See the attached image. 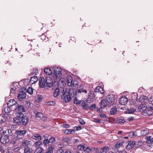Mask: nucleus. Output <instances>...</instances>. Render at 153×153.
<instances>
[{
    "mask_svg": "<svg viewBox=\"0 0 153 153\" xmlns=\"http://www.w3.org/2000/svg\"><path fill=\"white\" fill-rule=\"evenodd\" d=\"M9 130V129H7L5 131H3V129L0 127V134H1L3 133L4 135L1 136L0 141L1 143L4 144V147L5 153H10Z\"/></svg>",
    "mask_w": 153,
    "mask_h": 153,
    "instance_id": "1",
    "label": "nucleus"
},
{
    "mask_svg": "<svg viewBox=\"0 0 153 153\" xmlns=\"http://www.w3.org/2000/svg\"><path fill=\"white\" fill-rule=\"evenodd\" d=\"M87 93V90L85 89L84 86L82 85H80L77 89L75 92V95L76 96L78 97H82L83 95L84 94H86ZM74 103L76 104H79L80 100H78L76 97L74 101Z\"/></svg>",
    "mask_w": 153,
    "mask_h": 153,
    "instance_id": "2",
    "label": "nucleus"
},
{
    "mask_svg": "<svg viewBox=\"0 0 153 153\" xmlns=\"http://www.w3.org/2000/svg\"><path fill=\"white\" fill-rule=\"evenodd\" d=\"M15 110L17 112L15 113V115L17 117H22L24 115L22 113L26 111L23 105H18L15 106L13 109H12V110Z\"/></svg>",
    "mask_w": 153,
    "mask_h": 153,
    "instance_id": "3",
    "label": "nucleus"
},
{
    "mask_svg": "<svg viewBox=\"0 0 153 153\" xmlns=\"http://www.w3.org/2000/svg\"><path fill=\"white\" fill-rule=\"evenodd\" d=\"M9 103H7V105H8ZM10 107L8 106L7 107H5L3 109L2 112L4 116L6 118L7 122L9 123L10 120Z\"/></svg>",
    "mask_w": 153,
    "mask_h": 153,
    "instance_id": "4",
    "label": "nucleus"
},
{
    "mask_svg": "<svg viewBox=\"0 0 153 153\" xmlns=\"http://www.w3.org/2000/svg\"><path fill=\"white\" fill-rule=\"evenodd\" d=\"M105 99L107 101V103L111 106L113 105V103L115 100V97L113 95H108L106 97Z\"/></svg>",
    "mask_w": 153,
    "mask_h": 153,
    "instance_id": "5",
    "label": "nucleus"
},
{
    "mask_svg": "<svg viewBox=\"0 0 153 153\" xmlns=\"http://www.w3.org/2000/svg\"><path fill=\"white\" fill-rule=\"evenodd\" d=\"M61 98L62 99H63V101L66 103L68 102L71 100V96L64 93L61 95Z\"/></svg>",
    "mask_w": 153,
    "mask_h": 153,
    "instance_id": "6",
    "label": "nucleus"
},
{
    "mask_svg": "<svg viewBox=\"0 0 153 153\" xmlns=\"http://www.w3.org/2000/svg\"><path fill=\"white\" fill-rule=\"evenodd\" d=\"M46 82V87L50 88L52 87L53 85V81L51 78L50 77H47L45 79Z\"/></svg>",
    "mask_w": 153,
    "mask_h": 153,
    "instance_id": "7",
    "label": "nucleus"
},
{
    "mask_svg": "<svg viewBox=\"0 0 153 153\" xmlns=\"http://www.w3.org/2000/svg\"><path fill=\"white\" fill-rule=\"evenodd\" d=\"M86 150V151L87 152V153H89L90 152L91 153H100V149L97 148L92 147L91 149L89 147L87 148Z\"/></svg>",
    "mask_w": 153,
    "mask_h": 153,
    "instance_id": "8",
    "label": "nucleus"
},
{
    "mask_svg": "<svg viewBox=\"0 0 153 153\" xmlns=\"http://www.w3.org/2000/svg\"><path fill=\"white\" fill-rule=\"evenodd\" d=\"M46 82L45 79L43 77H41L39 78V83L40 88H43L45 87L47 88L46 87Z\"/></svg>",
    "mask_w": 153,
    "mask_h": 153,
    "instance_id": "9",
    "label": "nucleus"
},
{
    "mask_svg": "<svg viewBox=\"0 0 153 153\" xmlns=\"http://www.w3.org/2000/svg\"><path fill=\"white\" fill-rule=\"evenodd\" d=\"M128 101V100L125 96H122L119 100V103L123 105H126Z\"/></svg>",
    "mask_w": 153,
    "mask_h": 153,
    "instance_id": "10",
    "label": "nucleus"
},
{
    "mask_svg": "<svg viewBox=\"0 0 153 153\" xmlns=\"http://www.w3.org/2000/svg\"><path fill=\"white\" fill-rule=\"evenodd\" d=\"M127 145L126 149L127 150H129L131 149L135 144V142L133 141H128L126 142Z\"/></svg>",
    "mask_w": 153,
    "mask_h": 153,
    "instance_id": "11",
    "label": "nucleus"
},
{
    "mask_svg": "<svg viewBox=\"0 0 153 153\" xmlns=\"http://www.w3.org/2000/svg\"><path fill=\"white\" fill-rule=\"evenodd\" d=\"M16 132L17 135V137L18 138H22V136H23L27 132V131L25 130H22L19 131H16Z\"/></svg>",
    "mask_w": 153,
    "mask_h": 153,
    "instance_id": "12",
    "label": "nucleus"
},
{
    "mask_svg": "<svg viewBox=\"0 0 153 153\" xmlns=\"http://www.w3.org/2000/svg\"><path fill=\"white\" fill-rule=\"evenodd\" d=\"M21 122L22 124L24 126H26L28 122V117L26 116H23L22 117H21Z\"/></svg>",
    "mask_w": 153,
    "mask_h": 153,
    "instance_id": "13",
    "label": "nucleus"
},
{
    "mask_svg": "<svg viewBox=\"0 0 153 153\" xmlns=\"http://www.w3.org/2000/svg\"><path fill=\"white\" fill-rule=\"evenodd\" d=\"M17 97L19 100L25 99L26 97L25 93L23 91H21L18 94Z\"/></svg>",
    "mask_w": 153,
    "mask_h": 153,
    "instance_id": "14",
    "label": "nucleus"
},
{
    "mask_svg": "<svg viewBox=\"0 0 153 153\" xmlns=\"http://www.w3.org/2000/svg\"><path fill=\"white\" fill-rule=\"evenodd\" d=\"M124 143V140H118L114 146L115 149L116 150V149H118L120 147L122 146Z\"/></svg>",
    "mask_w": 153,
    "mask_h": 153,
    "instance_id": "15",
    "label": "nucleus"
},
{
    "mask_svg": "<svg viewBox=\"0 0 153 153\" xmlns=\"http://www.w3.org/2000/svg\"><path fill=\"white\" fill-rule=\"evenodd\" d=\"M107 101L106 99L102 100H101L100 103V107L102 108H104L107 106H110V105L107 103Z\"/></svg>",
    "mask_w": 153,
    "mask_h": 153,
    "instance_id": "16",
    "label": "nucleus"
},
{
    "mask_svg": "<svg viewBox=\"0 0 153 153\" xmlns=\"http://www.w3.org/2000/svg\"><path fill=\"white\" fill-rule=\"evenodd\" d=\"M31 138L34 140L40 141L42 139V137L40 134H35L31 137Z\"/></svg>",
    "mask_w": 153,
    "mask_h": 153,
    "instance_id": "17",
    "label": "nucleus"
},
{
    "mask_svg": "<svg viewBox=\"0 0 153 153\" xmlns=\"http://www.w3.org/2000/svg\"><path fill=\"white\" fill-rule=\"evenodd\" d=\"M30 141L29 140H25L22 142V144L21 145L22 148H25L28 146L30 144Z\"/></svg>",
    "mask_w": 153,
    "mask_h": 153,
    "instance_id": "18",
    "label": "nucleus"
},
{
    "mask_svg": "<svg viewBox=\"0 0 153 153\" xmlns=\"http://www.w3.org/2000/svg\"><path fill=\"white\" fill-rule=\"evenodd\" d=\"M88 148V147H86L84 145L82 144L79 145L77 147V149L78 150L80 151L83 150L85 153H87V152L86 151V150L87 149V148Z\"/></svg>",
    "mask_w": 153,
    "mask_h": 153,
    "instance_id": "19",
    "label": "nucleus"
},
{
    "mask_svg": "<svg viewBox=\"0 0 153 153\" xmlns=\"http://www.w3.org/2000/svg\"><path fill=\"white\" fill-rule=\"evenodd\" d=\"M10 94L11 93L12 94H15L16 92V89L17 88V86L16 85V86L14 85V84L11 85L10 86ZM11 95H10V96Z\"/></svg>",
    "mask_w": 153,
    "mask_h": 153,
    "instance_id": "20",
    "label": "nucleus"
},
{
    "mask_svg": "<svg viewBox=\"0 0 153 153\" xmlns=\"http://www.w3.org/2000/svg\"><path fill=\"white\" fill-rule=\"evenodd\" d=\"M147 108V105L145 103H143L139 106L138 109L140 111H142L146 110Z\"/></svg>",
    "mask_w": 153,
    "mask_h": 153,
    "instance_id": "21",
    "label": "nucleus"
},
{
    "mask_svg": "<svg viewBox=\"0 0 153 153\" xmlns=\"http://www.w3.org/2000/svg\"><path fill=\"white\" fill-rule=\"evenodd\" d=\"M38 80V78L37 76H32L30 78V82L31 84H33L37 82Z\"/></svg>",
    "mask_w": 153,
    "mask_h": 153,
    "instance_id": "22",
    "label": "nucleus"
},
{
    "mask_svg": "<svg viewBox=\"0 0 153 153\" xmlns=\"http://www.w3.org/2000/svg\"><path fill=\"white\" fill-rule=\"evenodd\" d=\"M151 136H147L146 139H147L146 143H153V134Z\"/></svg>",
    "mask_w": 153,
    "mask_h": 153,
    "instance_id": "23",
    "label": "nucleus"
},
{
    "mask_svg": "<svg viewBox=\"0 0 153 153\" xmlns=\"http://www.w3.org/2000/svg\"><path fill=\"white\" fill-rule=\"evenodd\" d=\"M94 91L100 94H103L104 93L103 89L100 86H97L94 89Z\"/></svg>",
    "mask_w": 153,
    "mask_h": 153,
    "instance_id": "24",
    "label": "nucleus"
},
{
    "mask_svg": "<svg viewBox=\"0 0 153 153\" xmlns=\"http://www.w3.org/2000/svg\"><path fill=\"white\" fill-rule=\"evenodd\" d=\"M64 93L69 95L70 96H71V97L72 96V94L74 95V91L73 89L71 88H70L68 90V89L67 90L66 89L65 92Z\"/></svg>",
    "mask_w": 153,
    "mask_h": 153,
    "instance_id": "25",
    "label": "nucleus"
},
{
    "mask_svg": "<svg viewBox=\"0 0 153 153\" xmlns=\"http://www.w3.org/2000/svg\"><path fill=\"white\" fill-rule=\"evenodd\" d=\"M109 151L108 146H106L100 149V153H108Z\"/></svg>",
    "mask_w": 153,
    "mask_h": 153,
    "instance_id": "26",
    "label": "nucleus"
},
{
    "mask_svg": "<svg viewBox=\"0 0 153 153\" xmlns=\"http://www.w3.org/2000/svg\"><path fill=\"white\" fill-rule=\"evenodd\" d=\"M71 86L74 89H75L77 88L78 86V83L77 81L75 80H73L72 82V84Z\"/></svg>",
    "mask_w": 153,
    "mask_h": 153,
    "instance_id": "27",
    "label": "nucleus"
},
{
    "mask_svg": "<svg viewBox=\"0 0 153 153\" xmlns=\"http://www.w3.org/2000/svg\"><path fill=\"white\" fill-rule=\"evenodd\" d=\"M60 93V90L58 88H56L54 91L53 95L54 97H56L59 95Z\"/></svg>",
    "mask_w": 153,
    "mask_h": 153,
    "instance_id": "28",
    "label": "nucleus"
},
{
    "mask_svg": "<svg viewBox=\"0 0 153 153\" xmlns=\"http://www.w3.org/2000/svg\"><path fill=\"white\" fill-rule=\"evenodd\" d=\"M19 118H20V117H18L16 116V117H14L13 119L14 122L18 125H20L21 124V120Z\"/></svg>",
    "mask_w": 153,
    "mask_h": 153,
    "instance_id": "29",
    "label": "nucleus"
},
{
    "mask_svg": "<svg viewBox=\"0 0 153 153\" xmlns=\"http://www.w3.org/2000/svg\"><path fill=\"white\" fill-rule=\"evenodd\" d=\"M18 105V104L16 102V101L14 99H10V107H11L12 109H13V108L12 107Z\"/></svg>",
    "mask_w": 153,
    "mask_h": 153,
    "instance_id": "30",
    "label": "nucleus"
},
{
    "mask_svg": "<svg viewBox=\"0 0 153 153\" xmlns=\"http://www.w3.org/2000/svg\"><path fill=\"white\" fill-rule=\"evenodd\" d=\"M62 69L59 67H57L54 69L53 73L56 74H58L61 76L62 75L61 73Z\"/></svg>",
    "mask_w": 153,
    "mask_h": 153,
    "instance_id": "31",
    "label": "nucleus"
},
{
    "mask_svg": "<svg viewBox=\"0 0 153 153\" xmlns=\"http://www.w3.org/2000/svg\"><path fill=\"white\" fill-rule=\"evenodd\" d=\"M63 131L64 134H73L74 133V130L71 129H65Z\"/></svg>",
    "mask_w": 153,
    "mask_h": 153,
    "instance_id": "32",
    "label": "nucleus"
},
{
    "mask_svg": "<svg viewBox=\"0 0 153 153\" xmlns=\"http://www.w3.org/2000/svg\"><path fill=\"white\" fill-rule=\"evenodd\" d=\"M117 111V108L115 106H114L112 108L110 111V113L111 115L115 114Z\"/></svg>",
    "mask_w": 153,
    "mask_h": 153,
    "instance_id": "33",
    "label": "nucleus"
},
{
    "mask_svg": "<svg viewBox=\"0 0 153 153\" xmlns=\"http://www.w3.org/2000/svg\"><path fill=\"white\" fill-rule=\"evenodd\" d=\"M68 85L69 86H71L73 82L72 78L70 76H68L67 78Z\"/></svg>",
    "mask_w": 153,
    "mask_h": 153,
    "instance_id": "34",
    "label": "nucleus"
},
{
    "mask_svg": "<svg viewBox=\"0 0 153 153\" xmlns=\"http://www.w3.org/2000/svg\"><path fill=\"white\" fill-rule=\"evenodd\" d=\"M94 99V95L93 92L92 93L91 92H90V94H89V97L88 98V101L91 102L93 101Z\"/></svg>",
    "mask_w": 153,
    "mask_h": 153,
    "instance_id": "35",
    "label": "nucleus"
},
{
    "mask_svg": "<svg viewBox=\"0 0 153 153\" xmlns=\"http://www.w3.org/2000/svg\"><path fill=\"white\" fill-rule=\"evenodd\" d=\"M71 140V139L68 137L64 138L62 140L64 143L67 145L69 144L70 143Z\"/></svg>",
    "mask_w": 153,
    "mask_h": 153,
    "instance_id": "36",
    "label": "nucleus"
},
{
    "mask_svg": "<svg viewBox=\"0 0 153 153\" xmlns=\"http://www.w3.org/2000/svg\"><path fill=\"white\" fill-rule=\"evenodd\" d=\"M44 72L47 75H50L52 74V71L49 68H46L44 69Z\"/></svg>",
    "mask_w": 153,
    "mask_h": 153,
    "instance_id": "37",
    "label": "nucleus"
},
{
    "mask_svg": "<svg viewBox=\"0 0 153 153\" xmlns=\"http://www.w3.org/2000/svg\"><path fill=\"white\" fill-rule=\"evenodd\" d=\"M42 144V142L40 141H38L34 144L33 146L37 148H41L40 147Z\"/></svg>",
    "mask_w": 153,
    "mask_h": 153,
    "instance_id": "38",
    "label": "nucleus"
},
{
    "mask_svg": "<svg viewBox=\"0 0 153 153\" xmlns=\"http://www.w3.org/2000/svg\"><path fill=\"white\" fill-rule=\"evenodd\" d=\"M139 100L141 103H145L147 101V97L145 96H142L140 98Z\"/></svg>",
    "mask_w": 153,
    "mask_h": 153,
    "instance_id": "39",
    "label": "nucleus"
},
{
    "mask_svg": "<svg viewBox=\"0 0 153 153\" xmlns=\"http://www.w3.org/2000/svg\"><path fill=\"white\" fill-rule=\"evenodd\" d=\"M7 121L6 118L4 116V117L2 115L0 114V123H1L3 122H6Z\"/></svg>",
    "mask_w": 153,
    "mask_h": 153,
    "instance_id": "40",
    "label": "nucleus"
},
{
    "mask_svg": "<svg viewBox=\"0 0 153 153\" xmlns=\"http://www.w3.org/2000/svg\"><path fill=\"white\" fill-rule=\"evenodd\" d=\"M149 132L148 129L142 130L140 131V135L142 136L146 135Z\"/></svg>",
    "mask_w": 153,
    "mask_h": 153,
    "instance_id": "41",
    "label": "nucleus"
},
{
    "mask_svg": "<svg viewBox=\"0 0 153 153\" xmlns=\"http://www.w3.org/2000/svg\"><path fill=\"white\" fill-rule=\"evenodd\" d=\"M54 149V146H50L48 149L47 152L45 153H53V150Z\"/></svg>",
    "mask_w": 153,
    "mask_h": 153,
    "instance_id": "42",
    "label": "nucleus"
},
{
    "mask_svg": "<svg viewBox=\"0 0 153 153\" xmlns=\"http://www.w3.org/2000/svg\"><path fill=\"white\" fill-rule=\"evenodd\" d=\"M39 73L38 69L37 68H35L33 69V71L30 73V75H33V74H35V75Z\"/></svg>",
    "mask_w": 153,
    "mask_h": 153,
    "instance_id": "43",
    "label": "nucleus"
},
{
    "mask_svg": "<svg viewBox=\"0 0 153 153\" xmlns=\"http://www.w3.org/2000/svg\"><path fill=\"white\" fill-rule=\"evenodd\" d=\"M52 76L53 78L55 80L57 79L58 78L59 79L61 77L59 74H56L54 73H53L52 74Z\"/></svg>",
    "mask_w": 153,
    "mask_h": 153,
    "instance_id": "44",
    "label": "nucleus"
},
{
    "mask_svg": "<svg viewBox=\"0 0 153 153\" xmlns=\"http://www.w3.org/2000/svg\"><path fill=\"white\" fill-rule=\"evenodd\" d=\"M24 152L25 153H30L31 151L30 150V148L29 147V146H27L25 147V148H24Z\"/></svg>",
    "mask_w": 153,
    "mask_h": 153,
    "instance_id": "45",
    "label": "nucleus"
},
{
    "mask_svg": "<svg viewBox=\"0 0 153 153\" xmlns=\"http://www.w3.org/2000/svg\"><path fill=\"white\" fill-rule=\"evenodd\" d=\"M27 92L30 94H32L33 93V89L32 87H29L27 88Z\"/></svg>",
    "mask_w": 153,
    "mask_h": 153,
    "instance_id": "46",
    "label": "nucleus"
},
{
    "mask_svg": "<svg viewBox=\"0 0 153 153\" xmlns=\"http://www.w3.org/2000/svg\"><path fill=\"white\" fill-rule=\"evenodd\" d=\"M18 140L17 137H12L10 143L13 144H14Z\"/></svg>",
    "mask_w": 153,
    "mask_h": 153,
    "instance_id": "47",
    "label": "nucleus"
},
{
    "mask_svg": "<svg viewBox=\"0 0 153 153\" xmlns=\"http://www.w3.org/2000/svg\"><path fill=\"white\" fill-rule=\"evenodd\" d=\"M142 145L143 142L142 141H139L137 142L136 143H135V145L136 148H139Z\"/></svg>",
    "mask_w": 153,
    "mask_h": 153,
    "instance_id": "48",
    "label": "nucleus"
},
{
    "mask_svg": "<svg viewBox=\"0 0 153 153\" xmlns=\"http://www.w3.org/2000/svg\"><path fill=\"white\" fill-rule=\"evenodd\" d=\"M43 143L46 146H48L49 145L50 142L49 140L48 139H45L43 141Z\"/></svg>",
    "mask_w": 153,
    "mask_h": 153,
    "instance_id": "49",
    "label": "nucleus"
},
{
    "mask_svg": "<svg viewBox=\"0 0 153 153\" xmlns=\"http://www.w3.org/2000/svg\"><path fill=\"white\" fill-rule=\"evenodd\" d=\"M87 102V100L86 99H85L84 100L82 99L81 100H80V103L81 106H82V105H83L84 104H85Z\"/></svg>",
    "mask_w": 153,
    "mask_h": 153,
    "instance_id": "50",
    "label": "nucleus"
},
{
    "mask_svg": "<svg viewBox=\"0 0 153 153\" xmlns=\"http://www.w3.org/2000/svg\"><path fill=\"white\" fill-rule=\"evenodd\" d=\"M35 116L36 118H41L43 116V115L42 113L36 111V112L35 113Z\"/></svg>",
    "mask_w": 153,
    "mask_h": 153,
    "instance_id": "51",
    "label": "nucleus"
},
{
    "mask_svg": "<svg viewBox=\"0 0 153 153\" xmlns=\"http://www.w3.org/2000/svg\"><path fill=\"white\" fill-rule=\"evenodd\" d=\"M43 150L42 148H37L34 153H43Z\"/></svg>",
    "mask_w": 153,
    "mask_h": 153,
    "instance_id": "52",
    "label": "nucleus"
},
{
    "mask_svg": "<svg viewBox=\"0 0 153 153\" xmlns=\"http://www.w3.org/2000/svg\"><path fill=\"white\" fill-rule=\"evenodd\" d=\"M55 104V101H51L47 102V104L48 106H52L54 105Z\"/></svg>",
    "mask_w": 153,
    "mask_h": 153,
    "instance_id": "53",
    "label": "nucleus"
},
{
    "mask_svg": "<svg viewBox=\"0 0 153 153\" xmlns=\"http://www.w3.org/2000/svg\"><path fill=\"white\" fill-rule=\"evenodd\" d=\"M96 108V105L95 104H93L90 107L89 106V109L90 110L93 111Z\"/></svg>",
    "mask_w": 153,
    "mask_h": 153,
    "instance_id": "54",
    "label": "nucleus"
},
{
    "mask_svg": "<svg viewBox=\"0 0 153 153\" xmlns=\"http://www.w3.org/2000/svg\"><path fill=\"white\" fill-rule=\"evenodd\" d=\"M70 125L67 124H64L61 125V127H63L65 128H68L70 127Z\"/></svg>",
    "mask_w": 153,
    "mask_h": 153,
    "instance_id": "55",
    "label": "nucleus"
},
{
    "mask_svg": "<svg viewBox=\"0 0 153 153\" xmlns=\"http://www.w3.org/2000/svg\"><path fill=\"white\" fill-rule=\"evenodd\" d=\"M82 108L83 109H88L89 108V105L85 103L83 105H82Z\"/></svg>",
    "mask_w": 153,
    "mask_h": 153,
    "instance_id": "56",
    "label": "nucleus"
},
{
    "mask_svg": "<svg viewBox=\"0 0 153 153\" xmlns=\"http://www.w3.org/2000/svg\"><path fill=\"white\" fill-rule=\"evenodd\" d=\"M134 132L133 131H131L129 133V136L131 137H135Z\"/></svg>",
    "mask_w": 153,
    "mask_h": 153,
    "instance_id": "57",
    "label": "nucleus"
},
{
    "mask_svg": "<svg viewBox=\"0 0 153 153\" xmlns=\"http://www.w3.org/2000/svg\"><path fill=\"white\" fill-rule=\"evenodd\" d=\"M136 110V109L134 108H130L128 110L129 113L130 114H132L135 112Z\"/></svg>",
    "mask_w": 153,
    "mask_h": 153,
    "instance_id": "58",
    "label": "nucleus"
},
{
    "mask_svg": "<svg viewBox=\"0 0 153 153\" xmlns=\"http://www.w3.org/2000/svg\"><path fill=\"white\" fill-rule=\"evenodd\" d=\"M50 143H53L56 141V139L55 137H51L49 140Z\"/></svg>",
    "mask_w": 153,
    "mask_h": 153,
    "instance_id": "59",
    "label": "nucleus"
},
{
    "mask_svg": "<svg viewBox=\"0 0 153 153\" xmlns=\"http://www.w3.org/2000/svg\"><path fill=\"white\" fill-rule=\"evenodd\" d=\"M43 96L41 95H38V96L37 100L39 102H40L43 99Z\"/></svg>",
    "mask_w": 153,
    "mask_h": 153,
    "instance_id": "60",
    "label": "nucleus"
},
{
    "mask_svg": "<svg viewBox=\"0 0 153 153\" xmlns=\"http://www.w3.org/2000/svg\"><path fill=\"white\" fill-rule=\"evenodd\" d=\"M20 149V147L16 146H15L13 149V148H12L13 150L15 152H18Z\"/></svg>",
    "mask_w": 153,
    "mask_h": 153,
    "instance_id": "61",
    "label": "nucleus"
},
{
    "mask_svg": "<svg viewBox=\"0 0 153 153\" xmlns=\"http://www.w3.org/2000/svg\"><path fill=\"white\" fill-rule=\"evenodd\" d=\"M99 115L100 117L101 118H107V116H106L105 114L103 113H100Z\"/></svg>",
    "mask_w": 153,
    "mask_h": 153,
    "instance_id": "62",
    "label": "nucleus"
},
{
    "mask_svg": "<svg viewBox=\"0 0 153 153\" xmlns=\"http://www.w3.org/2000/svg\"><path fill=\"white\" fill-rule=\"evenodd\" d=\"M94 121L96 123H101V119H94Z\"/></svg>",
    "mask_w": 153,
    "mask_h": 153,
    "instance_id": "63",
    "label": "nucleus"
},
{
    "mask_svg": "<svg viewBox=\"0 0 153 153\" xmlns=\"http://www.w3.org/2000/svg\"><path fill=\"white\" fill-rule=\"evenodd\" d=\"M82 129V127L81 126H76L74 127V130L76 131Z\"/></svg>",
    "mask_w": 153,
    "mask_h": 153,
    "instance_id": "64",
    "label": "nucleus"
}]
</instances>
